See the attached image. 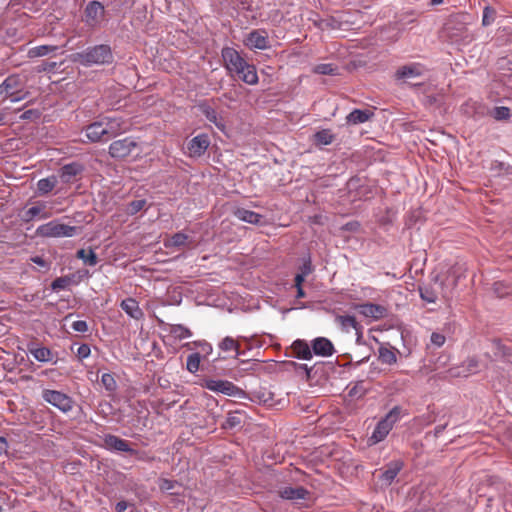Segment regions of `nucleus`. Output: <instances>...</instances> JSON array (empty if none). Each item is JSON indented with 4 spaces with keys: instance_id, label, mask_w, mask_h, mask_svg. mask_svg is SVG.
I'll list each match as a JSON object with an SVG mask.
<instances>
[{
    "instance_id": "f257e3e1",
    "label": "nucleus",
    "mask_w": 512,
    "mask_h": 512,
    "mask_svg": "<svg viewBox=\"0 0 512 512\" xmlns=\"http://www.w3.org/2000/svg\"><path fill=\"white\" fill-rule=\"evenodd\" d=\"M222 58L226 69L236 74L243 82L249 85L258 83V75L253 64H249L240 53L231 47L222 49Z\"/></svg>"
},
{
    "instance_id": "f03ea898",
    "label": "nucleus",
    "mask_w": 512,
    "mask_h": 512,
    "mask_svg": "<svg viewBox=\"0 0 512 512\" xmlns=\"http://www.w3.org/2000/svg\"><path fill=\"white\" fill-rule=\"evenodd\" d=\"M71 60L85 67L105 65L113 62V53L109 45L100 44L72 54Z\"/></svg>"
},
{
    "instance_id": "7ed1b4c3",
    "label": "nucleus",
    "mask_w": 512,
    "mask_h": 512,
    "mask_svg": "<svg viewBox=\"0 0 512 512\" xmlns=\"http://www.w3.org/2000/svg\"><path fill=\"white\" fill-rule=\"evenodd\" d=\"M456 273L453 270L452 275L446 277L444 281H439L437 277L433 286H424L419 288L420 297L427 303H435L439 297L448 301L452 297L454 288L457 286Z\"/></svg>"
},
{
    "instance_id": "20e7f679",
    "label": "nucleus",
    "mask_w": 512,
    "mask_h": 512,
    "mask_svg": "<svg viewBox=\"0 0 512 512\" xmlns=\"http://www.w3.org/2000/svg\"><path fill=\"white\" fill-rule=\"evenodd\" d=\"M0 96L2 100H9L11 103H17L29 96L26 90V80L20 75L13 74L8 76L0 84Z\"/></svg>"
},
{
    "instance_id": "39448f33",
    "label": "nucleus",
    "mask_w": 512,
    "mask_h": 512,
    "mask_svg": "<svg viewBox=\"0 0 512 512\" xmlns=\"http://www.w3.org/2000/svg\"><path fill=\"white\" fill-rule=\"evenodd\" d=\"M402 409L399 406L393 407L382 419L378 421L369 441L372 444H377L383 441L394 425L402 418Z\"/></svg>"
},
{
    "instance_id": "423d86ee",
    "label": "nucleus",
    "mask_w": 512,
    "mask_h": 512,
    "mask_svg": "<svg viewBox=\"0 0 512 512\" xmlns=\"http://www.w3.org/2000/svg\"><path fill=\"white\" fill-rule=\"evenodd\" d=\"M79 228L53 220L38 226L36 234L42 237H73L77 235Z\"/></svg>"
},
{
    "instance_id": "0eeeda50",
    "label": "nucleus",
    "mask_w": 512,
    "mask_h": 512,
    "mask_svg": "<svg viewBox=\"0 0 512 512\" xmlns=\"http://www.w3.org/2000/svg\"><path fill=\"white\" fill-rule=\"evenodd\" d=\"M42 398L63 413L70 412L74 405V401L69 395L57 390L44 389Z\"/></svg>"
},
{
    "instance_id": "6e6552de",
    "label": "nucleus",
    "mask_w": 512,
    "mask_h": 512,
    "mask_svg": "<svg viewBox=\"0 0 512 512\" xmlns=\"http://www.w3.org/2000/svg\"><path fill=\"white\" fill-rule=\"evenodd\" d=\"M202 387L227 396L240 397L244 394L243 390L228 380L204 379Z\"/></svg>"
},
{
    "instance_id": "1a4fd4ad",
    "label": "nucleus",
    "mask_w": 512,
    "mask_h": 512,
    "mask_svg": "<svg viewBox=\"0 0 512 512\" xmlns=\"http://www.w3.org/2000/svg\"><path fill=\"white\" fill-rule=\"evenodd\" d=\"M137 147V142L132 137L112 142L109 146V154L113 158H125Z\"/></svg>"
},
{
    "instance_id": "9d476101",
    "label": "nucleus",
    "mask_w": 512,
    "mask_h": 512,
    "mask_svg": "<svg viewBox=\"0 0 512 512\" xmlns=\"http://www.w3.org/2000/svg\"><path fill=\"white\" fill-rule=\"evenodd\" d=\"M354 309L363 317L369 318L372 321H378L388 315V310L385 306L374 303L356 304Z\"/></svg>"
},
{
    "instance_id": "9b49d317",
    "label": "nucleus",
    "mask_w": 512,
    "mask_h": 512,
    "mask_svg": "<svg viewBox=\"0 0 512 512\" xmlns=\"http://www.w3.org/2000/svg\"><path fill=\"white\" fill-rule=\"evenodd\" d=\"M104 15L105 8L99 1H90L85 7L84 20L88 26L95 27L99 25Z\"/></svg>"
},
{
    "instance_id": "f8f14e48",
    "label": "nucleus",
    "mask_w": 512,
    "mask_h": 512,
    "mask_svg": "<svg viewBox=\"0 0 512 512\" xmlns=\"http://www.w3.org/2000/svg\"><path fill=\"white\" fill-rule=\"evenodd\" d=\"M426 68L421 63H410L399 67L395 72V79L402 82H408L411 79L424 75Z\"/></svg>"
},
{
    "instance_id": "ddd939ff",
    "label": "nucleus",
    "mask_w": 512,
    "mask_h": 512,
    "mask_svg": "<svg viewBox=\"0 0 512 512\" xmlns=\"http://www.w3.org/2000/svg\"><path fill=\"white\" fill-rule=\"evenodd\" d=\"M46 209V202L37 201L33 206L24 208L20 214V218L23 222H31L35 219H47L51 216V213H49Z\"/></svg>"
},
{
    "instance_id": "4468645a",
    "label": "nucleus",
    "mask_w": 512,
    "mask_h": 512,
    "mask_svg": "<svg viewBox=\"0 0 512 512\" xmlns=\"http://www.w3.org/2000/svg\"><path fill=\"white\" fill-rule=\"evenodd\" d=\"M210 145V139L207 134H199L193 137L187 144V154L189 157L198 158L202 156Z\"/></svg>"
},
{
    "instance_id": "2eb2a0df",
    "label": "nucleus",
    "mask_w": 512,
    "mask_h": 512,
    "mask_svg": "<svg viewBox=\"0 0 512 512\" xmlns=\"http://www.w3.org/2000/svg\"><path fill=\"white\" fill-rule=\"evenodd\" d=\"M245 45L250 49H268L270 47V44L267 32L264 30L251 31L245 39Z\"/></svg>"
},
{
    "instance_id": "dca6fc26",
    "label": "nucleus",
    "mask_w": 512,
    "mask_h": 512,
    "mask_svg": "<svg viewBox=\"0 0 512 512\" xmlns=\"http://www.w3.org/2000/svg\"><path fill=\"white\" fill-rule=\"evenodd\" d=\"M106 128L107 127L105 126L104 120L102 119L100 121H96V122L89 124L85 128V135H86L87 139L93 143L105 141L108 139V138H104L105 136H107Z\"/></svg>"
},
{
    "instance_id": "f3484780",
    "label": "nucleus",
    "mask_w": 512,
    "mask_h": 512,
    "mask_svg": "<svg viewBox=\"0 0 512 512\" xmlns=\"http://www.w3.org/2000/svg\"><path fill=\"white\" fill-rule=\"evenodd\" d=\"M104 446L107 450L112 452H129L134 453L127 440L121 439L115 435L107 434L103 438Z\"/></svg>"
},
{
    "instance_id": "a211bd4d",
    "label": "nucleus",
    "mask_w": 512,
    "mask_h": 512,
    "mask_svg": "<svg viewBox=\"0 0 512 512\" xmlns=\"http://www.w3.org/2000/svg\"><path fill=\"white\" fill-rule=\"evenodd\" d=\"M103 120L107 127V138L115 137L127 130V123L121 117H105Z\"/></svg>"
},
{
    "instance_id": "6ab92c4d",
    "label": "nucleus",
    "mask_w": 512,
    "mask_h": 512,
    "mask_svg": "<svg viewBox=\"0 0 512 512\" xmlns=\"http://www.w3.org/2000/svg\"><path fill=\"white\" fill-rule=\"evenodd\" d=\"M312 351L317 356L329 357L333 355L335 350L329 339L318 337L312 341Z\"/></svg>"
},
{
    "instance_id": "aec40b11",
    "label": "nucleus",
    "mask_w": 512,
    "mask_h": 512,
    "mask_svg": "<svg viewBox=\"0 0 512 512\" xmlns=\"http://www.w3.org/2000/svg\"><path fill=\"white\" fill-rule=\"evenodd\" d=\"M163 244L168 249L179 250L192 244V240L187 234L183 232H178L170 237L165 238Z\"/></svg>"
},
{
    "instance_id": "412c9836",
    "label": "nucleus",
    "mask_w": 512,
    "mask_h": 512,
    "mask_svg": "<svg viewBox=\"0 0 512 512\" xmlns=\"http://www.w3.org/2000/svg\"><path fill=\"white\" fill-rule=\"evenodd\" d=\"M279 494L281 498L292 501L305 500L310 496L309 491L301 486L284 487L279 491Z\"/></svg>"
},
{
    "instance_id": "4be33fe9",
    "label": "nucleus",
    "mask_w": 512,
    "mask_h": 512,
    "mask_svg": "<svg viewBox=\"0 0 512 512\" xmlns=\"http://www.w3.org/2000/svg\"><path fill=\"white\" fill-rule=\"evenodd\" d=\"M121 309L132 319L140 320L144 317V313L139 303L134 298H126L120 303Z\"/></svg>"
},
{
    "instance_id": "5701e85b",
    "label": "nucleus",
    "mask_w": 512,
    "mask_h": 512,
    "mask_svg": "<svg viewBox=\"0 0 512 512\" xmlns=\"http://www.w3.org/2000/svg\"><path fill=\"white\" fill-rule=\"evenodd\" d=\"M480 369L479 362L476 358H468L460 368L451 369L450 373L455 377H467L476 373Z\"/></svg>"
},
{
    "instance_id": "b1692460",
    "label": "nucleus",
    "mask_w": 512,
    "mask_h": 512,
    "mask_svg": "<svg viewBox=\"0 0 512 512\" xmlns=\"http://www.w3.org/2000/svg\"><path fill=\"white\" fill-rule=\"evenodd\" d=\"M402 468H403L402 461H400V460L391 461L387 465L386 469L382 472L380 479L385 484L390 485L394 481V479L396 478V476L398 475V473L401 471Z\"/></svg>"
},
{
    "instance_id": "393cba45",
    "label": "nucleus",
    "mask_w": 512,
    "mask_h": 512,
    "mask_svg": "<svg viewBox=\"0 0 512 512\" xmlns=\"http://www.w3.org/2000/svg\"><path fill=\"white\" fill-rule=\"evenodd\" d=\"M83 171V166L77 162L64 165L60 171V178L63 183H69L72 179Z\"/></svg>"
},
{
    "instance_id": "a878e982",
    "label": "nucleus",
    "mask_w": 512,
    "mask_h": 512,
    "mask_svg": "<svg viewBox=\"0 0 512 512\" xmlns=\"http://www.w3.org/2000/svg\"><path fill=\"white\" fill-rule=\"evenodd\" d=\"M28 352L30 355L33 356V358L38 362H52L54 355L52 351L44 346L41 347H29Z\"/></svg>"
},
{
    "instance_id": "bb28decb",
    "label": "nucleus",
    "mask_w": 512,
    "mask_h": 512,
    "mask_svg": "<svg viewBox=\"0 0 512 512\" xmlns=\"http://www.w3.org/2000/svg\"><path fill=\"white\" fill-rule=\"evenodd\" d=\"M234 215L239 220H241L243 222L250 223V224H258V223H260V221L262 219V215L254 212V211L245 209V208L236 209V211L234 212Z\"/></svg>"
},
{
    "instance_id": "cd10ccee",
    "label": "nucleus",
    "mask_w": 512,
    "mask_h": 512,
    "mask_svg": "<svg viewBox=\"0 0 512 512\" xmlns=\"http://www.w3.org/2000/svg\"><path fill=\"white\" fill-rule=\"evenodd\" d=\"M292 348L297 358L303 360H310L312 358L311 348L305 341H294V343L292 344Z\"/></svg>"
},
{
    "instance_id": "c85d7f7f",
    "label": "nucleus",
    "mask_w": 512,
    "mask_h": 512,
    "mask_svg": "<svg viewBox=\"0 0 512 512\" xmlns=\"http://www.w3.org/2000/svg\"><path fill=\"white\" fill-rule=\"evenodd\" d=\"M336 320L345 332H349L351 329L358 330L361 325L353 315H339Z\"/></svg>"
},
{
    "instance_id": "c756f323",
    "label": "nucleus",
    "mask_w": 512,
    "mask_h": 512,
    "mask_svg": "<svg viewBox=\"0 0 512 512\" xmlns=\"http://www.w3.org/2000/svg\"><path fill=\"white\" fill-rule=\"evenodd\" d=\"M313 139L317 146H326L335 140V135L330 129H322L314 134Z\"/></svg>"
},
{
    "instance_id": "7c9ffc66",
    "label": "nucleus",
    "mask_w": 512,
    "mask_h": 512,
    "mask_svg": "<svg viewBox=\"0 0 512 512\" xmlns=\"http://www.w3.org/2000/svg\"><path fill=\"white\" fill-rule=\"evenodd\" d=\"M372 113L369 110L355 109L347 115V122L350 124H361L366 122Z\"/></svg>"
},
{
    "instance_id": "2f4dec72",
    "label": "nucleus",
    "mask_w": 512,
    "mask_h": 512,
    "mask_svg": "<svg viewBox=\"0 0 512 512\" xmlns=\"http://www.w3.org/2000/svg\"><path fill=\"white\" fill-rule=\"evenodd\" d=\"M57 49L58 47L54 45H39L30 48L28 51V56L30 58L43 57L51 53H54Z\"/></svg>"
},
{
    "instance_id": "473e14b6",
    "label": "nucleus",
    "mask_w": 512,
    "mask_h": 512,
    "mask_svg": "<svg viewBox=\"0 0 512 512\" xmlns=\"http://www.w3.org/2000/svg\"><path fill=\"white\" fill-rule=\"evenodd\" d=\"M57 180L54 176L42 178L37 182V192L40 195H46L56 186Z\"/></svg>"
},
{
    "instance_id": "72a5a7b5",
    "label": "nucleus",
    "mask_w": 512,
    "mask_h": 512,
    "mask_svg": "<svg viewBox=\"0 0 512 512\" xmlns=\"http://www.w3.org/2000/svg\"><path fill=\"white\" fill-rule=\"evenodd\" d=\"M76 256L88 266L93 267L98 263V257L92 249H80L77 251Z\"/></svg>"
},
{
    "instance_id": "f704fd0d",
    "label": "nucleus",
    "mask_w": 512,
    "mask_h": 512,
    "mask_svg": "<svg viewBox=\"0 0 512 512\" xmlns=\"http://www.w3.org/2000/svg\"><path fill=\"white\" fill-rule=\"evenodd\" d=\"M313 72L320 75H338L339 68L333 63H321L313 67Z\"/></svg>"
},
{
    "instance_id": "c9c22d12",
    "label": "nucleus",
    "mask_w": 512,
    "mask_h": 512,
    "mask_svg": "<svg viewBox=\"0 0 512 512\" xmlns=\"http://www.w3.org/2000/svg\"><path fill=\"white\" fill-rule=\"evenodd\" d=\"M379 359L384 364L392 365L396 363L397 356L392 349L381 346L379 348Z\"/></svg>"
},
{
    "instance_id": "e433bc0d",
    "label": "nucleus",
    "mask_w": 512,
    "mask_h": 512,
    "mask_svg": "<svg viewBox=\"0 0 512 512\" xmlns=\"http://www.w3.org/2000/svg\"><path fill=\"white\" fill-rule=\"evenodd\" d=\"M169 331L176 339H179V340L190 338L192 336L190 329H188L187 327H185L181 324L171 325Z\"/></svg>"
},
{
    "instance_id": "4c0bfd02",
    "label": "nucleus",
    "mask_w": 512,
    "mask_h": 512,
    "mask_svg": "<svg viewBox=\"0 0 512 512\" xmlns=\"http://www.w3.org/2000/svg\"><path fill=\"white\" fill-rule=\"evenodd\" d=\"M219 348L222 350V351H235L236 352V357H238L240 355V352H239V344L236 340H234L232 337H225L220 343H219Z\"/></svg>"
},
{
    "instance_id": "58836bf2",
    "label": "nucleus",
    "mask_w": 512,
    "mask_h": 512,
    "mask_svg": "<svg viewBox=\"0 0 512 512\" xmlns=\"http://www.w3.org/2000/svg\"><path fill=\"white\" fill-rule=\"evenodd\" d=\"M491 116L497 121H503L511 117V112L506 106H497L491 111Z\"/></svg>"
},
{
    "instance_id": "ea45409f",
    "label": "nucleus",
    "mask_w": 512,
    "mask_h": 512,
    "mask_svg": "<svg viewBox=\"0 0 512 512\" xmlns=\"http://www.w3.org/2000/svg\"><path fill=\"white\" fill-rule=\"evenodd\" d=\"M201 356L199 353H192L187 357L186 368L190 373H196L200 367Z\"/></svg>"
},
{
    "instance_id": "a19ab883",
    "label": "nucleus",
    "mask_w": 512,
    "mask_h": 512,
    "mask_svg": "<svg viewBox=\"0 0 512 512\" xmlns=\"http://www.w3.org/2000/svg\"><path fill=\"white\" fill-rule=\"evenodd\" d=\"M491 351L494 358L497 359L506 356L509 349L500 340H493L491 342Z\"/></svg>"
},
{
    "instance_id": "79ce46f5",
    "label": "nucleus",
    "mask_w": 512,
    "mask_h": 512,
    "mask_svg": "<svg viewBox=\"0 0 512 512\" xmlns=\"http://www.w3.org/2000/svg\"><path fill=\"white\" fill-rule=\"evenodd\" d=\"M180 487L179 483L171 479H160L159 488L161 491L169 492L170 494H178L176 488Z\"/></svg>"
},
{
    "instance_id": "37998d69",
    "label": "nucleus",
    "mask_w": 512,
    "mask_h": 512,
    "mask_svg": "<svg viewBox=\"0 0 512 512\" xmlns=\"http://www.w3.org/2000/svg\"><path fill=\"white\" fill-rule=\"evenodd\" d=\"M101 383L105 387V389L109 392H113L117 388V384L115 378L110 373H104L101 376Z\"/></svg>"
},
{
    "instance_id": "c03bdc74",
    "label": "nucleus",
    "mask_w": 512,
    "mask_h": 512,
    "mask_svg": "<svg viewBox=\"0 0 512 512\" xmlns=\"http://www.w3.org/2000/svg\"><path fill=\"white\" fill-rule=\"evenodd\" d=\"M71 283V277L64 276L58 277L51 283V288L54 291L65 290Z\"/></svg>"
},
{
    "instance_id": "a18cd8bd",
    "label": "nucleus",
    "mask_w": 512,
    "mask_h": 512,
    "mask_svg": "<svg viewBox=\"0 0 512 512\" xmlns=\"http://www.w3.org/2000/svg\"><path fill=\"white\" fill-rule=\"evenodd\" d=\"M146 205L145 199H137L131 201L127 206V213L129 215H135L139 211H141Z\"/></svg>"
},
{
    "instance_id": "49530a36",
    "label": "nucleus",
    "mask_w": 512,
    "mask_h": 512,
    "mask_svg": "<svg viewBox=\"0 0 512 512\" xmlns=\"http://www.w3.org/2000/svg\"><path fill=\"white\" fill-rule=\"evenodd\" d=\"M495 15H496L495 10L490 6H486L483 10V16H482L483 26L491 25L495 20Z\"/></svg>"
},
{
    "instance_id": "de8ad7c7",
    "label": "nucleus",
    "mask_w": 512,
    "mask_h": 512,
    "mask_svg": "<svg viewBox=\"0 0 512 512\" xmlns=\"http://www.w3.org/2000/svg\"><path fill=\"white\" fill-rule=\"evenodd\" d=\"M430 341L433 345L439 348L444 345L446 338L441 333L433 332L431 334Z\"/></svg>"
},
{
    "instance_id": "09e8293b",
    "label": "nucleus",
    "mask_w": 512,
    "mask_h": 512,
    "mask_svg": "<svg viewBox=\"0 0 512 512\" xmlns=\"http://www.w3.org/2000/svg\"><path fill=\"white\" fill-rule=\"evenodd\" d=\"M71 328L76 332L86 333L88 331V324L84 320H77L72 323Z\"/></svg>"
},
{
    "instance_id": "8fccbe9b",
    "label": "nucleus",
    "mask_w": 512,
    "mask_h": 512,
    "mask_svg": "<svg viewBox=\"0 0 512 512\" xmlns=\"http://www.w3.org/2000/svg\"><path fill=\"white\" fill-rule=\"evenodd\" d=\"M90 353H91V349L88 344H81L77 349V356L80 359L88 358L90 356Z\"/></svg>"
},
{
    "instance_id": "3c124183",
    "label": "nucleus",
    "mask_w": 512,
    "mask_h": 512,
    "mask_svg": "<svg viewBox=\"0 0 512 512\" xmlns=\"http://www.w3.org/2000/svg\"><path fill=\"white\" fill-rule=\"evenodd\" d=\"M312 272V264L310 258L305 259L300 267V274L308 276Z\"/></svg>"
},
{
    "instance_id": "603ef678",
    "label": "nucleus",
    "mask_w": 512,
    "mask_h": 512,
    "mask_svg": "<svg viewBox=\"0 0 512 512\" xmlns=\"http://www.w3.org/2000/svg\"><path fill=\"white\" fill-rule=\"evenodd\" d=\"M194 344L196 346H198L201 349V351L203 353H205L206 355H209L212 352V350H213L211 344H209L206 341L194 342Z\"/></svg>"
},
{
    "instance_id": "864d4df0",
    "label": "nucleus",
    "mask_w": 512,
    "mask_h": 512,
    "mask_svg": "<svg viewBox=\"0 0 512 512\" xmlns=\"http://www.w3.org/2000/svg\"><path fill=\"white\" fill-rule=\"evenodd\" d=\"M31 262H33L34 264L40 266V267H43L45 269H48L49 268V263L41 256H33L31 257Z\"/></svg>"
},
{
    "instance_id": "5fc2aeb1",
    "label": "nucleus",
    "mask_w": 512,
    "mask_h": 512,
    "mask_svg": "<svg viewBox=\"0 0 512 512\" xmlns=\"http://www.w3.org/2000/svg\"><path fill=\"white\" fill-rule=\"evenodd\" d=\"M39 115L37 110H27L20 115L21 120H28Z\"/></svg>"
},
{
    "instance_id": "6e6d98bb",
    "label": "nucleus",
    "mask_w": 512,
    "mask_h": 512,
    "mask_svg": "<svg viewBox=\"0 0 512 512\" xmlns=\"http://www.w3.org/2000/svg\"><path fill=\"white\" fill-rule=\"evenodd\" d=\"M128 507L129 504L126 501H119L115 504V510L117 512H125Z\"/></svg>"
},
{
    "instance_id": "4d7b16f0",
    "label": "nucleus",
    "mask_w": 512,
    "mask_h": 512,
    "mask_svg": "<svg viewBox=\"0 0 512 512\" xmlns=\"http://www.w3.org/2000/svg\"><path fill=\"white\" fill-rule=\"evenodd\" d=\"M358 228H359L358 222H349L343 226V229L349 230V231H356Z\"/></svg>"
},
{
    "instance_id": "13d9d810",
    "label": "nucleus",
    "mask_w": 512,
    "mask_h": 512,
    "mask_svg": "<svg viewBox=\"0 0 512 512\" xmlns=\"http://www.w3.org/2000/svg\"><path fill=\"white\" fill-rule=\"evenodd\" d=\"M306 276L300 274V273H297L296 276H295V287H302V284L305 280Z\"/></svg>"
},
{
    "instance_id": "bf43d9fd",
    "label": "nucleus",
    "mask_w": 512,
    "mask_h": 512,
    "mask_svg": "<svg viewBox=\"0 0 512 512\" xmlns=\"http://www.w3.org/2000/svg\"><path fill=\"white\" fill-rule=\"evenodd\" d=\"M240 423V420L236 416H231L227 419V424L229 427H235Z\"/></svg>"
},
{
    "instance_id": "052dcab7",
    "label": "nucleus",
    "mask_w": 512,
    "mask_h": 512,
    "mask_svg": "<svg viewBox=\"0 0 512 512\" xmlns=\"http://www.w3.org/2000/svg\"><path fill=\"white\" fill-rule=\"evenodd\" d=\"M8 448L7 440L4 437L0 436V455L4 452H6Z\"/></svg>"
},
{
    "instance_id": "680f3d73",
    "label": "nucleus",
    "mask_w": 512,
    "mask_h": 512,
    "mask_svg": "<svg viewBox=\"0 0 512 512\" xmlns=\"http://www.w3.org/2000/svg\"><path fill=\"white\" fill-rule=\"evenodd\" d=\"M355 333H356V342H357V344H361L362 343V338H363V326L360 325V328L358 330H355Z\"/></svg>"
},
{
    "instance_id": "e2e57ef3",
    "label": "nucleus",
    "mask_w": 512,
    "mask_h": 512,
    "mask_svg": "<svg viewBox=\"0 0 512 512\" xmlns=\"http://www.w3.org/2000/svg\"><path fill=\"white\" fill-rule=\"evenodd\" d=\"M206 117L211 122H216L217 116H216V112L213 109H209V110L206 111Z\"/></svg>"
},
{
    "instance_id": "0e129e2a",
    "label": "nucleus",
    "mask_w": 512,
    "mask_h": 512,
    "mask_svg": "<svg viewBox=\"0 0 512 512\" xmlns=\"http://www.w3.org/2000/svg\"><path fill=\"white\" fill-rule=\"evenodd\" d=\"M501 286H503V283H501V282L495 283V292L498 294L499 297H503L505 294L510 293V291H506V292L500 291Z\"/></svg>"
},
{
    "instance_id": "69168bd1",
    "label": "nucleus",
    "mask_w": 512,
    "mask_h": 512,
    "mask_svg": "<svg viewBox=\"0 0 512 512\" xmlns=\"http://www.w3.org/2000/svg\"><path fill=\"white\" fill-rule=\"evenodd\" d=\"M6 117H7V113L5 112V110H2L0 112V126H4L7 124Z\"/></svg>"
},
{
    "instance_id": "338daca9",
    "label": "nucleus",
    "mask_w": 512,
    "mask_h": 512,
    "mask_svg": "<svg viewBox=\"0 0 512 512\" xmlns=\"http://www.w3.org/2000/svg\"><path fill=\"white\" fill-rule=\"evenodd\" d=\"M446 425H438L435 427V435L439 436L444 430Z\"/></svg>"
},
{
    "instance_id": "774afa93",
    "label": "nucleus",
    "mask_w": 512,
    "mask_h": 512,
    "mask_svg": "<svg viewBox=\"0 0 512 512\" xmlns=\"http://www.w3.org/2000/svg\"><path fill=\"white\" fill-rule=\"evenodd\" d=\"M296 289H297L296 297L297 298H304L305 297V292H304L303 288L299 286V287H296Z\"/></svg>"
}]
</instances>
